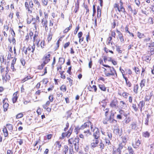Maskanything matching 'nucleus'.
<instances>
[{
	"label": "nucleus",
	"instance_id": "1",
	"mask_svg": "<svg viewBox=\"0 0 154 154\" xmlns=\"http://www.w3.org/2000/svg\"><path fill=\"white\" fill-rule=\"evenodd\" d=\"M103 65L105 67H108L107 69L103 68L104 69V71L105 74L106 76L109 77L111 75H114L115 77V75L116 76H117L116 73L114 68L108 65Z\"/></svg>",
	"mask_w": 154,
	"mask_h": 154
},
{
	"label": "nucleus",
	"instance_id": "2",
	"mask_svg": "<svg viewBox=\"0 0 154 154\" xmlns=\"http://www.w3.org/2000/svg\"><path fill=\"white\" fill-rule=\"evenodd\" d=\"M120 6H119V5L117 4H115L114 8L115 9V10L116 11L117 10L119 12H121L124 13V14H125V13H126V12L125 11V8L123 7V3L122 2V0H120Z\"/></svg>",
	"mask_w": 154,
	"mask_h": 154
},
{
	"label": "nucleus",
	"instance_id": "3",
	"mask_svg": "<svg viewBox=\"0 0 154 154\" xmlns=\"http://www.w3.org/2000/svg\"><path fill=\"white\" fill-rule=\"evenodd\" d=\"M91 131L94 132L93 136L94 138L99 139L100 133L98 129L95 127L94 128L93 126L91 125Z\"/></svg>",
	"mask_w": 154,
	"mask_h": 154
},
{
	"label": "nucleus",
	"instance_id": "4",
	"mask_svg": "<svg viewBox=\"0 0 154 154\" xmlns=\"http://www.w3.org/2000/svg\"><path fill=\"white\" fill-rule=\"evenodd\" d=\"M68 141L69 146V148L70 147L73 148L72 146H73V145H75V143H78L79 142V140L78 138H71Z\"/></svg>",
	"mask_w": 154,
	"mask_h": 154
},
{
	"label": "nucleus",
	"instance_id": "5",
	"mask_svg": "<svg viewBox=\"0 0 154 154\" xmlns=\"http://www.w3.org/2000/svg\"><path fill=\"white\" fill-rule=\"evenodd\" d=\"M99 139L94 138L92 140V142L91 144V148H94L97 146V144L99 143Z\"/></svg>",
	"mask_w": 154,
	"mask_h": 154
},
{
	"label": "nucleus",
	"instance_id": "6",
	"mask_svg": "<svg viewBox=\"0 0 154 154\" xmlns=\"http://www.w3.org/2000/svg\"><path fill=\"white\" fill-rule=\"evenodd\" d=\"M35 46L34 43L32 46H29L27 48L29 55V54L31 52H32V54H33L34 52L35 51Z\"/></svg>",
	"mask_w": 154,
	"mask_h": 154
},
{
	"label": "nucleus",
	"instance_id": "7",
	"mask_svg": "<svg viewBox=\"0 0 154 154\" xmlns=\"http://www.w3.org/2000/svg\"><path fill=\"white\" fill-rule=\"evenodd\" d=\"M90 125L91 128V125L93 126V124L90 122H87L81 126V128L82 129H83L85 128L89 127Z\"/></svg>",
	"mask_w": 154,
	"mask_h": 154
},
{
	"label": "nucleus",
	"instance_id": "8",
	"mask_svg": "<svg viewBox=\"0 0 154 154\" xmlns=\"http://www.w3.org/2000/svg\"><path fill=\"white\" fill-rule=\"evenodd\" d=\"M50 56V54L49 53L45 54L44 56L43 60L45 61V63H48L50 61V59L49 58Z\"/></svg>",
	"mask_w": 154,
	"mask_h": 154
},
{
	"label": "nucleus",
	"instance_id": "9",
	"mask_svg": "<svg viewBox=\"0 0 154 154\" xmlns=\"http://www.w3.org/2000/svg\"><path fill=\"white\" fill-rule=\"evenodd\" d=\"M7 100V99L5 98L4 100H3V107L4 109V111L5 112L6 111L8 108L9 106V104L7 103L6 100Z\"/></svg>",
	"mask_w": 154,
	"mask_h": 154
},
{
	"label": "nucleus",
	"instance_id": "10",
	"mask_svg": "<svg viewBox=\"0 0 154 154\" xmlns=\"http://www.w3.org/2000/svg\"><path fill=\"white\" fill-rule=\"evenodd\" d=\"M71 132L72 131L70 130H69L67 132L66 134L63 133L62 134V137L60 138L62 139H63L66 136L67 137H69L70 136L71 134Z\"/></svg>",
	"mask_w": 154,
	"mask_h": 154
},
{
	"label": "nucleus",
	"instance_id": "11",
	"mask_svg": "<svg viewBox=\"0 0 154 154\" xmlns=\"http://www.w3.org/2000/svg\"><path fill=\"white\" fill-rule=\"evenodd\" d=\"M117 104L116 100H113L110 104V106L112 108H116Z\"/></svg>",
	"mask_w": 154,
	"mask_h": 154
},
{
	"label": "nucleus",
	"instance_id": "12",
	"mask_svg": "<svg viewBox=\"0 0 154 154\" xmlns=\"http://www.w3.org/2000/svg\"><path fill=\"white\" fill-rule=\"evenodd\" d=\"M122 75H123V78L125 79L126 81V83L127 85L129 87H131V86L132 85V84L128 80V79L127 78V77H125L124 76V75L123 74H122Z\"/></svg>",
	"mask_w": 154,
	"mask_h": 154
},
{
	"label": "nucleus",
	"instance_id": "13",
	"mask_svg": "<svg viewBox=\"0 0 154 154\" xmlns=\"http://www.w3.org/2000/svg\"><path fill=\"white\" fill-rule=\"evenodd\" d=\"M145 104V103L143 100L140 101L138 105L140 109L141 112H142V108L144 106Z\"/></svg>",
	"mask_w": 154,
	"mask_h": 154
},
{
	"label": "nucleus",
	"instance_id": "14",
	"mask_svg": "<svg viewBox=\"0 0 154 154\" xmlns=\"http://www.w3.org/2000/svg\"><path fill=\"white\" fill-rule=\"evenodd\" d=\"M142 136L143 137L145 138H149L150 135V133L147 131L143 132L142 134Z\"/></svg>",
	"mask_w": 154,
	"mask_h": 154
},
{
	"label": "nucleus",
	"instance_id": "15",
	"mask_svg": "<svg viewBox=\"0 0 154 154\" xmlns=\"http://www.w3.org/2000/svg\"><path fill=\"white\" fill-rule=\"evenodd\" d=\"M131 126L132 129L136 130L138 128L136 123L135 122H132L131 124Z\"/></svg>",
	"mask_w": 154,
	"mask_h": 154
},
{
	"label": "nucleus",
	"instance_id": "16",
	"mask_svg": "<svg viewBox=\"0 0 154 154\" xmlns=\"http://www.w3.org/2000/svg\"><path fill=\"white\" fill-rule=\"evenodd\" d=\"M17 92H15L13 94L12 100L14 103H16L18 97L17 96Z\"/></svg>",
	"mask_w": 154,
	"mask_h": 154
},
{
	"label": "nucleus",
	"instance_id": "17",
	"mask_svg": "<svg viewBox=\"0 0 154 154\" xmlns=\"http://www.w3.org/2000/svg\"><path fill=\"white\" fill-rule=\"evenodd\" d=\"M140 144V142L139 140H137L135 142V144H132V146L133 147L136 148L139 146Z\"/></svg>",
	"mask_w": 154,
	"mask_h": 154
},
{
	"label": "nucleus",
	"instance_id": "18",
	"mask_svg": "<svg viewBox=\"0 0 154 154\" xmlns=\"http://www.w3.org/2000/svg\"><path fill=\"white\" fill-rule=\"evenodd\" d=\"M32 78V75H28L23 79L22 81V82L23 83L28 80L31 79Z\"/></svg>",
	"mask_w": 154,
	"mask_h": 154
},
{
	"label": "nucleus",
	"instance_id": "19",
	"mask_svg": "<svg viewBox=\"0 0 154 154\" xmlns=\"http://www.w3.org/2000/svg\"><path fill=\"white\" fill-rule=\"evenodd\" d=\"M120 104L121 107L122 109H125L127 107L126 104L123 101H121L120 102Z\"/></svg>",
	"mask_w": 154,
	"mask_h": 154
},
{
	"label": "nucleus",
	"instance_id": "20",
	"mask_svg": "<svg viewBox=\"0 0 154 154\" xmlns=\"http://www.w3.org/2000/svg\"><path fill=\"white\" fill-rule=\"evenodd\" d=\"M84 136L86 137H88L89 136L91 135V134L89 130H85L84 131Z\"/></svg>",
	"mask_w": 154,
	"mask_h": 154
},
{
	"label": "nucleus",
	"instance_id": "21",
	"mask_svg": "<svg viewBox=\"0 0 154 154\" xmlns=\"http://www.w3.org/2000/svg\"><path fill=\"white\" fill-rule=\"evenodd\" d=\"M97 18H99L101 17V10L100 9L99 6H98L97 7Z\"/></svg>",
	"mask_w": 154,
	"mask_h": 154
},
{
	"label": "nucleus",
	"instance_id": "22",
	"mask_svg": "<svg viewBox=\"0 0 154 154\" xmlns=\"http://www.w3.org/2000/svg\"><path fill=\"white\" fill-rule=\"evenodd\" d=\"M127 136L125 135L122 136L121 137L122 140V143L124 144V145L125 144V143L127 142Z\"/></svg>",
	"mask_w": 154,
	"mask_h": 154
},
{
	"label": "nucleus",
	"instance_id": "23",
	"mask_svg": "<svg viewBox=\"0 0 154 154\" xmlns=\"http://www.w3.org/2000/svg\"><path fill=\"white\" fill-rule=\"evenodd\" d=\"M3 131L4 133V135L5 136V137H6L7 136L8 134V132L7 131V128L6 127H5L3 129Z\"/></svg>",
	"mask_w": 154,
	"mask_h": 154
},
{
	"label": "nucleus",
	"instance_id": "24",
	"mask_svg": "<svg viewBox=\"0 0 154 154\" xmlns=\"http://www.w3.org/2000/svg\"><path fill=\"white\" fill-rule=\"evenodd\" d=\"M6 128H7L8 130L12 131L13 130V126L12 125L10 124H8L6 125Z\"/></svg>",
	"mask_w": 154,
	"mask_h": 154
},
{
	"label": "nucleus",
	"instance_id": "25",
	"mask_svg": "<svg viewBox=\"0 0 154 154\" xmlns=\"http://www.w3.org/2000/svg\"><path fill=\"white\" fill-rule=\"evenodd\" d=\"M146 80L145 79L142 80L140 83V87L142 88L145 86Z\"/></svg>",
	"mask_w": 154,
	"mask_h": 154
},
{
	"label": "nucleus",
	"instance_id": "26",
	"mask_svg": "<svg viewBox=\"0 0 154 154\" xmlns=\"http://www.w3.org/2000/svg\"><path fill=\"white\" fill-rule=\"evenodd\" d=\"M25 4L26 8V9L28 10V11L29 12L31 13H32V11L31 9H30V8H29V5L28 3L27 2H25Z\"/></svg>",
	"mask_w": 154,
	"mask_h": 154
},
{
	"label": "nucleus",
	"instance_id": "27",
	"mask_svg": "<svg viewBox=\"0 0 154 154\" xmlns=\"http://www.w3.org/2000/svg\"><path fill=\"white\" fill-rule=\"evenodd\" d=\"M128 149L129 154H135L134 153V151L131 147L128 146Z\"/></svg>",
	"mask_w": 154,
	"mask_h": 154
},
{
	"label": "nucleus",
	"instance_id": "28",
	"mask_svg": "<svg viewBox=\"0 0 154 154\" xmlns=\"http://www.w3.org/2000/svg\"><path fill=\"white\" fill-rule=\"evenodd\" d=\"M114 131H116L117 134H118L120 136H121L122 134V131H120L118 128H116L115 129Z\"/></svg>",
	"mask_w": 154,
	"mask_h": 154
},
{
	"label": "nucleus",
	"instance_id": "29",
	"mask_svg": "<svg viewBox=\"0 0 154 154\" xmlns=\"http://www.w3.org/2000/svg\"><path fill=\"white\" fill-rule=\"evenodd\" d=\"M68 147L67 146H64V148L63 149V154H66L68 152Z\"/></svg>",
	"mask_w": 154,
	"mask_h": 154
},
{
	"label": "nucleus",
	"instance_id": "30",
	"mask_svg": "<svg viewBox=\"0 0 154 154\" xmlns=\"http://www.w3.org/2000/svg\"><path fill=\"white\" fill-rule=\"evenodd\" d=\"M150 116V115H149V114H147V115L146 118V120H145V124L146 125H149V118Z\"/></svg>",
	"mask_w": 154,
	"mask_h": 154
},
{
	"label": "nucleus",
	"instance_id": "31",
	"mask_svg": "<svg viewBox=\"0 0 154 154\" xmlns=\"http://www.w3.org/2000/svg\"><path fill=\"white\" fill-rule=\"evenodd\" d=\"M99 88L102 91H105L106 90V88L104 85H99Z\"/></svg>",
	"mask_w": 154,
	"mask_h": 154
},
{
	"label": "nucleus",
	"instance_id": "32",
	"mask_svg": "<svg viewBox=\"0 0 154 154\" xmlns=\"http://www.w3.org/2000/svg\"><path fill=\"white\" fill-rule=\"evenodd\" d=\"M138 88V85L137 84L134 86V93H137V91Z\"/></svg>",
	"mask_w": 154,
	"mask_h": 154
},
{
	"label": "nucleus",
	"instance_id": "33",
	"mask_svg": "<svg viewBox=\"0 0 154 154\" xmlns=\"http://www.w3.org/2000/svg\"><path fill=\"white\" fill-rule=\"evenodd\" d=\"M131 118L130 117L126 118L124 120L125 124H128L131 121Z\"/></svg>",
	"mask_w": 154,
	"mask_h": 154
},
{
	"label": "nucleus",
	"instance_id": "34",
	"mask_svg": "<svg viewBox=\"0 0 154 154\" xmlns=\"http://www.w3.org/2000/svg\"><path fill=\"white\" fill-rule=\"evenodd\" d=\"M119 114L121 115H123L125 116H127V114L125 113V111L122 110H120L119 111Z\"/></svg>",
	"mask_w": 154,
	"mask_h": 154
},
{
	"label": "nucleus",
	"instance_id": "35",
	"mask_svg": "<svg viewBox=\"0 0 154 154\" xmlns=\"http://www.w3.org/2000/svg\"><path fill=\"white\" fill-rule=\"evenodd\" d=\"M66 87L64 85H62L60 87V89L63 92H65L66 90Z\"/></svg>",
	"mask_w": 154,
	"mask_h": 154
},
{
	"label": "nucleus",
	"instance_id": "36",
	"mask_svg": "<svg viewBox=\"0 0 154 154\" xmlns=\"http://www.w3.org/2000/svg\"><path fill=\"white\" fill-rule=\"evenodd\" d=\"M65 61V59L64 58L62 57H60L59 58V62L60 63V64H63Z\"/></svg>",
	"mask_w": 154,
	"mask_h": 154
},
{
	"label": "nucleus",
	"instance_id": "37",
	"mask_svg": "<svg viewBox=\"0 0 154 154\" xmlns=\"http://www.w3.org/2000/svg\"><path fill=\"white\" fill-rule=\"evenodd\" d=\"M80 129H82L81 126L80 127H79V126L76 127L74 130L75 133L76 134H77Z\"/></svg>",
	"mask_w": 154,
	"mask_h": 154
},
{
	"label": "nucleus",
	"instance_id": "38",
	"mask_svg": "<svg viewBox=\"0 0 154 154\" xmlns=\"http://www.w3.org/2000/svg\"><path fill=\"white\" fill-rule=\"evenodd\" d=\"M98 146L101 150H102L103 149L104 147V144L102 143V141L100 143Z\"/></svg>",
	"mask_w": 154,
	"mask_h": 154
},
{
	"label": "nucleus",
	"instance_id": "39",
	"mask_svg": "<svg viewBox=\"0 0 154 154\" xmlns=\"http://www.w3.org/2000/svg\"><path fill=\"white\" fill-rule=\"evenodd\" d=\"M29 8H30V9H31V10H32V8L33 7V3L32 2V1H30L29 2Z\"/></svg>",
	"mask_w": 154,
	"mask_h": 154
},
{
	"label": "nucleus",
	"instance_id": "40",
	"mask_svg": "<svg viewBox=\"0 0 154 154\" xmlns=\"http://www.w3.org/2000/svg\"><path fill=\"white\" fill-rule=\"evenodd\" d=\"M72 27V25H70L69 27L67 28L63 31L64 33H66L70 30V29H71Z\"/></svg>",
	"mask_w": 154,
	"mask_h": 154
},
{
	"label": "nucleus",
	"instance_id": "41",
	"mask_svg": "<svg viewBox=\"0 0 154 154\" xmlns=\"http://www.w3.org/2000/svg\"><path fill=\"white\" fill-rule=\"evenodd\" d=\"M151 60V57L149 56H146L145 57V60L147 62L150 61Z\"/></svg>",
	"mask_w": 154,
	"mask_h": 154
},
{
	"label": "nucleus",
	"instance_id": "42",
	"mask_svg": "<svg viewBox=\"0 0 154 154\" xmlns=\"http://www.w3.org/2000/svg\"><path fill=\"white\" fill-rule=\"evenodd\" d=\"M144 35L143 34L139 32H137V36L140 38H142Z\"/></svg>",
	"mask_w": 154,
	"mask_h": 154
},
{
	"label": "nucleus",
	"instance_id": "43",
	"mask_svg": "<svg viewBox=\"0 0 154 154\" xmlns=\"http://www.w3.org/2000/svg\"><path fill=\"white\" fill-rule=\"evenodd\" d=\"M107 135L109 139L111 140L112 138V135L111 133L107 132L106 133V135Z\"/></svg>",
	"mask_w": 154,
	"mask_h": 154
},
{
	"label": "nucleus",
	"instance_id": "44",
	"mask_svg": "<svg viewBox=\"0 0 154 154\" xmlns=\"http://www.w3.org/2000/svg\"><path fill=\"white\" fill-rule=\"evenodd\" d=\"M42 82L43 84H44L45 85V86H46L48 82V81L47 79H44L42 81Z\"/></svg>",
	"mask_w": 154,
	"mask_h": 154
},
{
	"label": "nucleus",
	"instance_id": "45",
	"mask_svg": "<svg viewBox=\"0 0 154 154\" xmlns=\"http://www.w3.org/2000/svg\"><path fill=\"white\" fill-rule=\"evenodd\" d=\"M23 116V115L22 113H20L17 115L16 116L17 119H19L22 118Z\"/></svg>",
	"mask_w": 154,
	"mask_h": 154
},
{
	"label": "nucleus",
	"instance_id": "46",
	"mask_svg": "<svg viewBox=\"0 0 154 154\" xmlns=\"http://www.w3.org/2000/svg\"><path fill=\"white\" fill-rule=\"evenodd\" d=\"M42 2L43 5L45 6L47 5L48 0H42Z\"/></svg>",
	"mask_w": 154,
	"mask_h": 154
},
{
	"label": "nucleus",
	"instance_id": "47",
	"mask_svg": "<svg viewBox=\"0 0 154 154\" xmlns=\"http://www.w3.org/2000/svg\"><path fill=\"white\" fill-rule=\"evenodd\" d=\"M128 94H129L126 92H124L123 93H122V96L124 98H127Z\"/></svg>",
	"mask_w": 154,
	"mask_h": 154
},
{
	"label": "nucleus",
	"instance_id": "48",
	"mask_svg": "<svg viewBox=\"0 0 154 154\" xmlns=\"http://www.w3.org/2000/svg\"><path fill=\"white\" fill-rule=\"evenodd\" d=\"M148 45V47L151 48V47H153L154 46V42H151L149 44H147Z\"/></svg>",
	"mask_w": 154,
	"mask_h": 154
},
{
	"label": "nucleus",
	"instance_id": "49",
	"mask_svg": "<svg viewBox=\"0 0 154 154\" xmlns=\"http://www.w3.org/2000/svg\"><path fill=\"white\" fill-rule=\"evenodd\" d=\"M132 107L135 111L136 112L137 111L138 109L137 107L136 106L135 104H132Z\"/></svg>",
	"mask_w": 154,
	"mask_h": 154
},
{
	"label": "nucleus",
	"instance_id": "50",
	"mask_svg": "<svg viewBox=\"0 0 154 154\" xmlns=\"http://www.w3.org/2000/svg\"><path fill=\"white\" fill-rule=\"evenodd\" d=\"M112 120H114L113 118L111 117L110 116L109 118H106V120L108 121H109L110 122H111Z\"/></svg>",
	"mask_w": 154,
	"mask_h": 154
},
{
	"label": "nucleus",
	"instance_id": "51",
	"mask_svg": "<svg viewBox=\"0 0 154 154\" xmlns=\"http://www.w3.org/2000/svg\"><path fill=\"white\" fill-rule=\"evenodd\" d=\"M44 19H42V23L43 25H47V21L46 20L44 21Z\"/></svg>",
	"mask_w": 154,
	"mask_h": 154
},
{
	"label": "nucleus",
	"instance_id": "52",
	"mask_svg": "<svg viewBox=\"0 0 154 154\" xmlns=\"http://www.w3.org/2000/svg\"><path fill=\"white\" fill-rule=\"evenodd\" d=\"M55 145L58 148H60L61 146V145L59 141H57L55 143Z\"/></svg>",
	"mask_w": 154,
	"mask_h": 154
},
{
	"label": "nucleus",
	"instance_id": "53",
	"mask_svg": "<svg viewBox=\"0 0 154 154\" xmlns=\"http://www.w3.org/2000/svg\"><path fill=\"white\" fill-rule=\"evenodd\" d=\"M151 99V97L149 96H146L145 98V101H149Z\"/></svg>",
	"mask_w": 154,
	"mask_h": 154
},
{
	"label": "nucleus",
	"instance_id": "54",
	"mask_svg": "<svg viewBox=\"0 0 154 154\" xmlns=\"http://www.w3.org/2000/svg\"><path fill=\"white\" fill-rule=\"evenodd\" d=\"M34 2L36 5V6L39 7L40 6V4L38 0H34Z\"/></svg>",
	"mask_w": 154,
	"mask_h": 154
},
{
	"label": "nucleus",
	"instance_id": "55",
	"mask_svg": "<svg viewBox=\"0 0 154 154\" xmlns=\"http://www.w3.org/2000/svg\"><path fill=\"white\" fill-rule=\"evenodd\" d=\"M73 152V149L71 147L69 148V154H72Z\"/></svg>",
	"mask_w": 154,
	"mask_h": 154
},
{
	"label": "nucleus",
	"instance_id": "56",
	"mask_svg": "<svg viewBox=\"0 0 154 154\" xmlns=\"http://www.w3.org/2000/svg\"><path fill=\"white\" fill-rule=\"evenodd\" d=\"M79 27L78 26L76 27L74 33L75 35H76L77 34L78 31L79 29Z\"/></svg>",
	"mask_w": 154,
	"mask_h": 154
},
{
	"label": "nucleus",
	"instance_id": "57",
	"mask_svg": "<svg viewBox=\"0 0 154 154\" xmlns=\"http://www.w3.org/2000/svg\"><path fill=\"white\" fill-rule=\"evenodd\" d=\"M38 36V35L36 33L34 34V36L33 37V41L34 42L36 39V38Z\"/></svg>",
	"mask_w": 154,
	"mask_h": 154
},
{
	"label": "nucleus",
	"instance_id": "58",
	"mask_svg": "<svg viewBox=\"0 0 154 154\" xmlns=\"http://www.w3.org/2000/svg\"><path fill=\"white\" fill-rule=\"evenodd\" d=\"M134 70H135V72L137 74H139L140 73V71L139 69L138 68L134 67Z\"/></svg>",
	"mask_w": 154,
	"mask_h": 154
},
{
	"label": "nucleus",
	"instance_id": "59",
	"mask_svg": "<svg viewBox=\"0 0 154 154\" xmlns=\"http://www.w3.org/2000/svg\"><path fill=\"white\" fill-rule=\"evenodd\" d=\"M41 47L42 48H43L45 46V41H42L40 43Z\"/></svg>",
	"mask_w": 154,
	"mask_h": 154
},
{
	"label": "nucleus",
	"instance_id": "60",
	"mask_svg": "<svg viewBox=\"0 0 154 154\" xmlns=\"http://www.w3.org/2000/svg\"><path fill=\"white\" fill-rule=\"evenodd\" d=\"M135 4L138 7H139L140 5V2L139 0H135Z\"/></svg>",
	"mask_w": 154,
	"mask_h": 154
},
{
	"label": "nucleus",
	"instance_id": "61",
	"mask_svg": "<svg viewBox=\"0 0 154 154\" xmlns=\"http://www.w3.org/2000/svg\"><path fill=\"white\" fill-rule=\"evenodd\" d=\"M70 43L69 42H68L66 43H65V44L64 46V48H66L69 45H70Z\"/></svg>",
	"mask_w": 154,
	"mask_h": 154
},
{
	"label": "nucleus",
	"instance_id": "62",
	"mask_svg": "<svg viewBox=\"0 0 154 154\" xmlns=\"http://www.w3.org/2000/svg\"><path fill=\"white\" fill-rule=\"evenodd\" d=\"M123 143H121L119 144V147H118V148L120 149H122L123 147V146H124V144H123Z\"/></svg>",
	"mask_w": 154,
	"mask_h": 154
},
{
	"label": "nucleus",
	"instance_id": "63",
	"mask_svg": "<svg viewBox=\"0 0 154 154\" xmlns=\"http://www.w3.org/2000/svg\"><path fill=\"white\" fill-rule=\"evenodd\" d=\"M119 38L121 42H124V38L123 36V35H122V36H120V37H119Z\"/></svg>",
	"mask_w": 154,
	"mask_h": 154
},
{
	"label": "nucleus",
	"instance_id": "64",
	"mask_svg": "<svg viewBox=\"0 0 154 154\" xmlns=\"http://www.w3.org/2000/svg\"><path fill=\"white\" fill-rule=\"evenodd\" d=\"M121 149H120L117 148L116 150V153H117L118 154H121Z\"/></svg>",
	"mask_w": 154,
	"mask_h": 154
}]
</instances>
